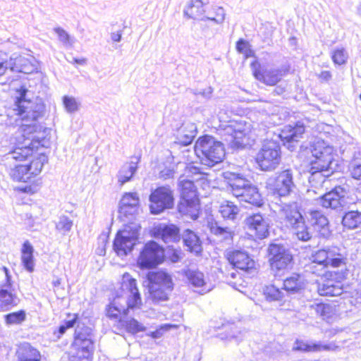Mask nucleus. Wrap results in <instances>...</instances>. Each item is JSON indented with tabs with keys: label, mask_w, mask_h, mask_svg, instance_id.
Segmentation results:
<instances>
[{
	"label": "nucleus",
	"mask_w": 361,
	"mask_h": 361,
	"mask_svg": "<svg viewBox=\"0 0 361 361\" xmlns=\"http://www.w3.org/2000/svg\"><path fill=\"white\" fill-rule=\"evenodd\" d=\"M305 131L303 122L298 121L293 125H287L281 130L279 137L281 140L286 142H298Z\"/></svg>",
	"instance_id": "bb28decb"
},
{
	"label": "nucleus",
	"mask_w": 361,
	"mask_h": 361,
	"mask_svg": "<svg viewBox=\"0 0 361 361\" xmlns=\"http://www.w3.org/2000/svg\"><path fill=\"white\" fill-rule=\"evenodd\" d=\"M305 219L308 225L319 238L329 239L331 236L329 219L322 211L310 210L305 214Z\"/></svg>",
	"instance_id": "a211bd4d"
},
{
	"label": "nucleus",
	"mask_w": 361,
	"mask_h": 361,
	"mask_svg": "<svg viewBox=\"0 0 361 361\" xmlns=\"http://www.w3.org/2000/svg\"><path fill=\"white\" fill-rule=\"evenodd\" d=\"M54 32L57 34L59 39L63 43V46L71 47L74 44V39L70 35L61 27H55Z\"/></svg>",
	"instance_id": "864d4df0"
},
{
	"label": "nucleus",
	"mask_w": 361,
	"mask_h": 361,
	"mask_svg": "<svg viewBox=\"0 0 361 361\" xmlns=\"http://www.w3.org/2000/svg\"><path fill=\"white\" fill-rule=\"evenodd\" d=\"M17 361H40V352L28 343L21 344L16 351Z\"/></svg>",
	"instance_id": "7c9ffc66"
},
{
	"label": "nucleus",
	"mask_w": 361,
	"mask_h": 361,
	"mask_svg": "<svg viewBox=\"0 0 361 361\" xmlns=\"http://www.w3.org/2000/svg\"><path fill=\"white\" fill-rule=\"evenodd\" d=\"M26 314L24 310L11 312L4 316L7 324H19L25 321Z\"/></svg>",
	"instance_id": "3c124183"
},
{
	"label": "nucleus",
	"mask_w": 361,
	"mask_h": 361,
	"mask_svg": "<svg viewBox=\"0 0 361 361\" xmlns=\"http://www.w3.org/2000/svg\"><path fill=\"white\" fill-rule=\"evenodd\" d=\"M8 68L13 72L29 74L35 71L36 66L29 59L13 54L9 61L0 60V76L3 75Z\"/></svg>",
	"instance_id": "6ab92c4d"
},
{
	"label": "nucleus",
	"mask_w": 361,
	"mask_h": 361,
	"mask_svg": "<svg viewBox=\"0 0 361 361\" xmlns=\"http://www.w3.org/2000/svg\"><path fill=\"white\" fill-rule=\"evenodd\" d=\"M210 231L214 235L221 237L224 240L233 238V231L230 227L219 226L217 222L211 224Z\"/></svg>",
	"instance_id": "49530a36"
},
{
	"label": "nucleus",
	"mask_w": 361,
	"mask_h": 361,
	"mask_svg": "<svg viewBox=\"0 0 361 361\" xmlns=\"http://www.w3.org/2000/svg\"><path fill=\"white\" fill-rule=\"evenodd\" d=\"M312 262L322 268L330 266L333 268L343 269L346 267L348 261L344 249L336 246L326 247L319 250L312 255Z\"/></svg>",
	"instance_id": "9d476101"
},
{
	"label": "nucleus",
	"mask_w": 361,
	"mask_h": 361,
	"mask_svg": "<svg viewBox=\"0 0 361 361\" xmlns=\"http://www.w3.org/2000/svg\"><path fill=\"white\" fill-rule=\"evenodd\" d=\"M121 288L123 291L129 293L126 301L128 308L133 309L141 305V296L137 288V280L127 272L122 276Z\"/></svg>",
	"instance_id": "412c9836"
},
{
	"label": "nucleus",
	"mask_w": 361,
	"mask_h": 361,
	"mask_svg": "<svg viewBox=\"0 0 361 361\" xmlns=\"http://www.w3.org/2000/svg\"><path fill=\"white\" fill-rule=\"evenodd\" d=\"M0 274L5 277L4 281L0 282V311H8L19 303V298L13 288L11 276L6 267L0 268Z\"/></svg>",
	"instance_id": "4468645a"
},
{
	"label": "nucleus",
	"mask_w": 361,
	"mask_h": 361,
	"mask_svg": "<svg viewBox=\"0 0 361 361\" xmlns=\"http://www.w3.org/2000/svg\"><path fill=\"white\" fill-rule=\"evenodd\" d=\"M178 210L182 215L188 216L192 219L195 220L199 217L200 204L199 199L187 201L180 200Z\"/></svg>",
	"instance_id": "473e14b6"
},
{
	"label": "nucleus",
	"mask_w": 361,
	"mask_h": 361,
	"mask_svg": "<svg viewBox=\"0 0 361 361\" xmlns=\"http://www.w3.org/2000/svg\"><path fill=\"white\" fill-rule=\"evenodd\" d=\"M175 171L171 169H165L160 172L161 178L168 179L173 177Z\"/></svg>",
	"instance_id": "e2e57ef3"
},
{
	"label": "nucleus",
	"mask_w": 361,
	"mask_h": 361,
	"mask_svg": "<svg viewBox=\"0 0 361 361\" xmlns=\"http://www.w3.org/2000/svg\"><path fill=\"white\" fill-rule=\"evenodd\" d=\"M227 190L240 202H247L256 207L263 204V199L257 186L251 183L243 174L231 171L223 173Z\"/></svg>",
	"instance_id": "7ed1b4c3"
},
{
	"label": "nucleus",
	"mask_w": 361,
	"mask_h": 361,
	"mask_svg": "<svg viewBox=\"0 0 361 361\" xmlns=\"http://www.w3.org/2000/svg\"><path fill=\"white\" fill-rule=\"evenodd\" d=\"M310 271L312 274H314L318 276H324L325 277V274L329 271H325L324 269L319 267L317 263L312 262L311 264L309 267Z\"/></svg>",
	"instance_id": "13d9d810"
},
{
	"label": "nucleus",
	"mask_w": 361,
	"mask_h": 361,
	"mask_svg": "<svg viewBox=\"0 0 361 361\" xmlns=\"http://www.w3.org/2000/svg\"><path fill=\"white\" fill-rule=\"evenodd\" d=\"M169 329L170 326L168 324L161 326L159 329L150 332L149 336L154 339L160 338L163 336L164 333Z\"/></svg>",
	"instance_id": "bf43d9fd"
},
{
	"label": "nucleus",
	"mask_w": 361,
	"mask_h": 361,
	"mask_svg": "<svg viewBox=\"0 0 361 361\" xmlns=\"http://www.w3.org/2000/svg\"><path fill=\"white\" fill-rule=\"evenodd\" d=\"M205 174L202 172L200 167L193 165L192 164H190L186 166L185 168L184 175L187 178H190L193 180L200 179L202 176Z\"/></svg>",
	"instance_id": "5fc2aeb1"
},
{
	"label": "nucleus",
	"mask_w": 361,
	"mask_h": 361,
	"mask_svg": "<svg viewBox=\"0 0 361 361\" xmlns=\"http://www.w3.org/2000/svg\"><path fill=\"white\" fill-rule=\"evenodd\" d=\"M194 149L201 164L209 167L221 163L226 154L223 143L209 135L200 137Z\"/></svg>",
	"instance_id": "20e7f679"
},
{
	"label": "nucleus",
	"mask_w": 361,
	"mask_h": 361,
	"mask_svg": "<svg viewBox=\"0 0 361 361\" xmlns=\"http://www.w3.org/2000/svg\"><path fill=\"white\" fill-rule=\"evenodd\" d=\"M196 129L197 128L193 123L183 124L178 131L177 142L183 146L190 145L196 135Z\"/></svg>",
	"instance_id": "2f4dec72"
},
{
	"label": "nucleus",
	"mask_w": 361,
	"mask_h": 361,
	"mask_svg": "<svg viewBox=\"0 0 361 361\" xmlns=\"http://www.w3.org/2000/svg\"><path fill=\"white\" fill-rule=\"evenodd\" d=\"M240 212V207L237 204H235L234 202L229 200L223 201L219 209V212L223 219L233 224H235L238 219Z\"/></svg>",
	"instance_id": "c756f323"
},
{
	"label": "nucleus",
	"mask_w": 361,
	"mask_h": 361,
	"mask_svg": "<svg viewBox=\"0 0 361 361\" xmlns=\"http://www.w3.org/2000/svg\"><path fill=\"white\" fill-rule=\"evenodd\" d=\"M310 150L313 159L310 162L308 180L312 186L317 187L337 170L338 164L334 159L333 148L324 142H317Z\"/></svg>",
	"instance_id": "f03ea898"
},
{
	"label": "nucleus",
	"mask_w": 361,
	"mask_h": 361,
	"mask_svg": "<svg viewBox=\"0 0 361 361\" xmlns=\"http://www.w3.org/2000/svg\"><path fill=\"white\" fill-rule=\"evenodd\" d=\"M251 68L255 78L261 82L274 86L276 85L283 76L288 72V67L282 66L281 68H262L257 61L251 63Z\"/></svg>",
	"instance_id": "dca6fc26"
},
{
	"label": "nucleus",
	"mask_w": 361,
	"mask_h": 361,
	"mask_svg": "<svg viewBox=\"0 0 361 361\" xmlns=\"http://www.w3.org/2000/svg\"><path fill=\"white\" fill-rule=\"evenodd\" d=\"M348 269H341L339 271H329L322 283L317 285V292L322 296H339L343 293L342 281L346 278Z\"/></svg>",
	"instance_id": "9b49d317"
},
{
	"label": "nucleus",
	"mask_w": 361,
	"mask_h": 361,
	"mask_svg": "<svg viewBox=\"0 0 361 361\" xmlns=\"http://www.w3.org/2000/svg\"><path fill=\"white\" fill-rule=\"evenodd\" d=\"M295 171L290 168L282 169L275 172L267 180V188L276 198H286L295 193Z\"/></svg>",
	"instance_id": "39448f33"
},
{
	"label": "nucleus",
	"mask_w": 361,
	"mask_h": 361,
	"mask_svg": "<svg viewBox=\"0 0 361 361\" xmlns=\"http://www.w3.org/2000/svg\"><path fill=\"white\" fill-rule=\"evenodd\" d=\"M264 294L269 301H280L285 297L283 292L274 285L266 286Z\"/></svg>",
	"instance_id": "09e8293b"
},
{
	"label": "nucleus",
	"mask_w": 361,
	"mask_h": 361,
	"mask_svg": "<svg viewBox=\"0 0 361 361\" xmlns=\"http://www.w3.org/2000/svg\"><path fill=\"white\" fill-rule=\"evenodd\" d=\"M63 103L68 113H73L78 110V103L73 97L64 96L63 97Z\"/></svg>",
	"instance_id": "4d7b16f0"
},
{
	"label": "nucleus",
	"mask_w": 361,
	"mask_h": 361,
	"mask_svg": "<svg viewBox=\"0 0 361 361\" xmlns=\"http://www.w3.org/2000/svg\"><path fill=\"white\" fill-rule=\"evenodd\" d=\"M250 45L249 44V42L243 39H240L237 42H236V50L240 53V54H243L245 50L249 47Z\"/></svg>",
	"instance_id": "052dcab7"
},
{
	"label": "nucleus",
	"mask_w": 361,
	"mask_h": 361,
	"mask_svg": "<svg viewBox=\"0 0 361 361\" xmlns=\"http://www.w3.org/2000/svg\"><path fill=\"white\" fill-rule=\"evenodd\" d=\"M209 4V0H191L184 8L183 15L188 18L199 20H209L216 24H221L225 20V11L222 7H215L216 18L205 16L204 6Z\"/></svg>",
	"instance_id": "f8f14e48"
},
{
	"label": "nucleus",
	"mask_w": 361,
	"mask_h": 361,
	"mask_svg": "<svg viewBox=\"0 0 361 361\" xmlns=\"http://www.w3.org/2000/svg\"><path fill=\"white\" fill-rule=\"evenodd\" d=\"M312 308L318 316L327 322H329L334 314V309L329 304L317 303L312 305Z\"/></svg>",
	"instance_id": "79ce46f5"
},
{
	"label": "nucleus",
	"mask_w": 361,
	"mask_h": 361,
	"mask_svg": "<svg viewBox=\"0 0 361 361\" xmlns=\"http://www.w3.org/2000/svg\"><path fill=\"white\" fill-rule=\"evenodd\" d=\"M47 161V157L44 155H41L33 159L30 164H25L29 169L30 178L37 176L42 171L44 164Z\"/></svg>",
	"instance_id": "37998d69"
},
{
	"label": "nucleus",
	"mask_w": 361,
	"mask_h": 361,
	"mask_svg": "<svg viewBox=\"0 0 361 361\" xmlns=\"http://www.w3.org/2000/svg\"><path fill=\"white\" fill-rule=\"evenodd\" d=\"M182 275L194 287H202L205 284L204 274L195 269H183Z\"/></svg>",
	"instance_id": "4c0bfd02"
},
{
	"label": "nucleus",
	"mask_w": 361,
	"mask_h": 361,
	"mask_svg": "<svg viewBox=\"0 0 361 361\" xmlns=\"http://www.w3.org/2000/svg\"><path fill=\"white\" fill-rule=\"evenodd\" d=\"M245 222L248 229L254 232L259 239H263L268 236V224L265 219L259 213L253 214L246 217Z\"/></svg>",
	"instance_id": "5701e85b"
},
{
	"label": "nucleus",
	"mask_w": 361,
	"mask_h": 361,
	"mask_svg": "<svg viewBox=\"0 0 361 361\" xmlns=\"http://www.w3.org/2000/svg\"><path fill=\"white\" fill-rule=\"evenodd\" d=\"M222 135L225 136V140L231 145L239 147L243 145V139L245 135V132L240 124L230 122L222 129Z\"/></svg>",
	"instance_id": "a878e982"
},
{
	"label": "nucleus",
	"mask_w": 361,
	"mask_h": 361,
	"mask_svg": "<svg viewBox=\"0 0 361 361\" xmlns=\"http://www.w3.org/2000/svg\"><path fill=\"white\" fill-rule=\"evenodd\" d=\"M243 54L245 56V59H248L255 56V51L250 48V46L245 50Z\"/></svg>",
	"instance_id": "774afa93"
},
{
	"label": "nucleus",
	"mask_w": 361,
	"mask_h": 361,
	"mask_svg": "<svg viewBox=\"0 0 361 361\" xmlns=\"http://www.w3.org/2000/svg\"><path fill=\"white\" fill-rule=\"evenodd\" d=\"M92 338V329L83 324H78L75 329L74 343H81V341Z\"/></svg>",
	"instance_id": "de8ad7c7"
},
{
	"label": "nucleus",
	"mask_w": 361,
	"mask_h": 361,
	"mask_svg": "<svg viewBox=\"0 0 361 361\" xmlns=\"http://www.w3.org/2000/svg\"><path fill=\"white\" fill-rule=\"evenodd\" d=\"M348 53L344 48H338L333 51L331 54L332 61L335 64H345L348 59Z\"/></svg>",
	"instance_id": "603ef678"
},
{
	"label": "nucleus",
	"mask_w": 361,
	"mask_h": 361,
	"mask_svg": "<svg viewBox=\"0 0 361 361\" xmlns=\"http://www.w3.org/2000/svg\"><path fill=\"white\" fill-rule=\"evenodd\" d=\"M190 92L196 96L201 95L202 97H203L204 98L209 97L210 94H212L211 88H209V90L208 92H206L205 90H197L190 89Z\"/></svg>",
	"instance_id": "0e129e2a"
},
{
	"label": "nucleus",
	"mask_w": 361,
	"mask_h": 361,
	"mask_svg": "<svg viewBox=\"0 0 361 361\" xmlns=\"http://www.w3.org/2000/svg\"><path fill=\"white\" fill-rule=\"evenodd\" d=\"M135 159H136L135 161L132 160L130 162L125 164L119 170L118 181L121 185L130 181L137 171L139 159L137 157Z\"/></svg>",
	"instance_id": "f704fd0d"
},
{
	"label": "nucleus",
	"mask_w": 361,
	"mask_h": 361,
	"mask_svg": "<svg viewBox=\"0 0 361 361\" xmlns=\"http://www.w3.org/2000/svg\"><path fill=\"white\" fill-rule=\"evenodd\" d=\"M119 321L126 331L132 334L145 331V327L134 318Z\"/></svg>",
	"instance_id": "a18cd8bd"
},
{
	"label": "nucleus",
	"mask_w": 361,
	"mask_h": 361,
	"mask_svg": "<svg viewBox=\"0 0 361 361\" xmlns=\"http://www.w3.org/2000/svg\"><path fill=\"white\" fill-rule=\"evenodd\" d=\"M338 348V346L335 342L324 344L321 341H305L303 340L296 339L293 347V350L302 353H317L321 351H335Z\"/></svg>",
	"instance_id": "4be33fe9"
},
{
	"label": "nucleus",
	"mask_w": 361,
	"mask_h": 361,
	"mask_svg": "<svg viewBox=\"0 0 361 361\" xmlns=\"http://www.w3.org/2000/svg\"><path fill=\"white\" fill-rule=\"evenodd\" d=\"M353 178L361 180V152L355 150L349 164Z\"/></svg>",
	"instance_id": "a19ab883"
},
{
	"label": "nucleus",
	"mask_w": 361,
	"mask_h": 361,
	"mask_svg": "<svg viewBox=\"0 0 361 361\" xmlns=\"http://www.w3.org/2000/svg\"><path fill=\"white\" fill-rule=\"evenodd\" d=\"M267 251L270 271L275 277H281L293 268V255L286 245L281 243H271Z\"/></svg>",
	"instance_id": "0eeeda50"
},
{
	"label": "nucleus",
	"mask_w": 361,
	"mask_h": 361,
	"mask_svg": "<svg viewBox=\"0 0 361 361\" xmlns=\"http://www.w3.org/2000/svg\"><path fill=\"white\" fill-rule=\"evenodd\" d=\"M128 309L124 307H118L116 303L111 304L106 310V315L111 319H118L121 314L126 315L128 314Z\"/></svg>",
	"instance_id": "6e6d98bb"
},
{
	"label": "nucleus",
	"mask_w": 361,
	"mask_h": 361,
	"mask_svg": "<svg viewBox=\"0 0 361 361\" xmlns=\"http://www.w3.org/2000/svg\"><path fill=\"white\" fill-rule=\"evenodd\" d=\"M294 235L299 240L307 242L312 239V233L310 226L306 225L304 219L292 227Z\"/></svg>",
	"instance_id": "ea45409f"
},
{
	"label": "nucleus",
	"mask_w": 361,
	"mask_h": 361,
	"mask_svg": "<svg viewBox=\"0 0 361 361\" xmlns=\"http://www.w3.org/2000/svg\"><path fill=\"white\" fill-rule=\"evenodd\" d=\"M33 252L34 248L32 244L28 240L25 241L21 249V260L24 268L29 272L34 271Z\"/></svg>",
	"instance_id": "e433bc0d"
},
{
	"label": "nucleus",
	"mask_w": 361,
	"mask_h": 361,
	"mask_svg": "<svg viewBox=\"0 0 361 361\" xmlns=\"http://www.w3.org/2000/svg\"><path fill=\"white\" fill-rule=\"evenodd\" d=\"M348 191L341 185L334 187L331 190L321 195L318 204L326 209L341 210L347 204Z\"/></svg>",
	"instance_id": "f3484780"
},
{
	"label": "nucleus",
	"mask_w": 361,
	"mask_h": 361,
	"mask_svg": "<svg viewBox=\"0 0 361 361\" xmlns=\"http://www.w3.org/2000/svg\"><path fill=\"white\" fill-rule=\"evenodd\" d=\"M178 185L180 191V200L191 201L198 199L197 196V190L192 180L183 179L181 176L179 179Z\"/></svg>",
	"instance_id": "72a5a7b5"
},
{
	"label": "nucleus",
	"mask_w": 361,
	"mask_h": 361,
	"mask_svg": "<svg viewBox=\"0 0 361 361\" xmlns=\"http://www.w3.org/2000/svg\"><path fill=\"white\" fill-rule=\"evenodd\" d=\"M181 238L188 251L194 252L197 255L202 252V242L195 232L190 229H185L180 235Z\"/></svg>",
	"instance_id": "c85d7f7f"
},
{
	"label": "nucleus",
	"mask_w": 361,
	"mask_h": 361,
	"mask_svg": "<svg viewBox=\"0 0 361 361\" xmlns=\"http://www.w3.org/2000/svg\"><path fill=\"white\" fill-rule=\"evenodd\" d=\"M280 143L277 140L264 141L256 156V162L262 171L274 170L281 161Z\"/></svg>",
	"instance_id": "1a4fd4ad"
},
{
	"label": "nucleus",
	"mask_w": 361,
	"mask_h": 361,
	"mask_svg": "<svg viewBox=\"0 0 361 361\" xmlns=\"http://www.w3.org/2000/svg\"><path fill=\"white\" fill-rule=\"evenodd\" d=\"M17 92L18 95L13 111L17 116L15 122L20 126L23 142L18 143L12 151L5 154L3 161L6 167L10 168L9 175L14 181L25 183L31 178L29 169L25 164H16L14 162L24 161L32 154L35 146L32 143L35 137L31 135L41 130L42 126L37 121L44 116L45 106L41 99H27V90L25 87H21Z\"/></svg>",
	"instance_id": "f257e3e1"
},
{
	"label": "nucleus",
	"mask_w": 361,
	"mask_h": 361,
	"mask_svg": "<svg viewBox=\"0 0 361 361\" xmlns=\"http://www.w3.org/2000/svg\"><path fill=\"white\" fill-rule=\"evenodd\" d=\"M305 280L302 275L293 273L283 279V289L288 295L300 294L305 288Z\"/></svg>",
	"instance_id": "cd10ccee"
},
{
	"label": "nucleus",
	"mask_w": 361,
	"mask_h": 361,
	"mask_svg": "<svg viewBox=\"0 0 361 361\" xmlns=\"http://www.w3.org/2000/svg\"><path fill=\"white\" fill-rule=\"evenodd\" d=\"M139 197L135 192L125 193L119 202V216L128 218L135 215L139 207Z\"/></svg>",
	"instance_id": "393cba45"
},
{
	"label": "nucleus",
	"mask_w": 361,
	"mask_h": 361,
	"mask_svg": "<svg viewBox=\"0 0 361 361\" xmlns=\"http://www.w3.org/2000/svg\"><path fill=\"white\" fill-rule=\"evenodd\" d=\"M73 345L78 350L83 353L84 357L92 355L94 350V343L92 338L81 341V343H74Z\"/></svg>",
	"instance_id": "8fccbe9b"
},
{
	"label": "nucleus",
	"mask_w": 361,
	"mask_h": 361,
	"mask_svg": "<svg viewBox=\"0 0 361 361\" xmlns=\"http://www.w3.org/2000/svg\"><path fill=\"white\" fill-rule=\"evenodd\" d=\"M149 297L154 302L166 301L173 290L172 276L164 270L149 271L146 276Z\"/></svg>",
	"instance_id": "423d86ee"
},
{
	"label": "nucleus",
	"mask_w": 361,
	"mask_h": 361,
	"mask_svg": "<svg viewBox=\"0 0 361 361\" xmlns=\"http://www.w3.org/2000/svg\"><path fill=\"white\" fill-rule=\"evenodd\" d=\"M317 76L322 82H329L332 78V75L329 71H323Z\"/></svg>",
	"instance_id": "680f3d73"
},
{
	"label": "nucleus",
	"mask_w": 361,
	"mask_h": 361,
	"mask_svg": "<svg viewBox=\"0 0 361 361\" xmlns=\"http://www.w3.org/2000/svg\"><path fill=\"white\" fill-rule=\"evenodd\" d=\"M164 259V250L154 240L147 243L140 252L137 263L142 269L154 268Z\"/></svg>",
	"instance_id": "2eb2a0df"
},
{
	"label": "nucleus",
	"mask_w": 361,
	"mask_h": 361,
	"mask_svg": "<svg viewBox=\"0 0 361 361\" xmlns=\"http://www.w3.org/2000/svg\"><path fill=\"white\" fill-rule=\"evenodd\" d=\"M342 224L348 229H355L361 227V212L350 211L345 212L342 218Z\"/></svg>",
	"instance_id": "58836bf2"
},
{
	"label": "nucleus",
	"mask_w": 361,
	"mask_h": 361,
	"mask_svg": "<svg viewBox=\"0 0 361 361\" xmlns=\"http://www.w3.org/2000/svg\"><path fill=\"white\" fill-rule=\"evenodd\" d=\"M140 227L135 224L126 225L119 230L113 243V249L121 257L130 253L138 241Z\"/></svg>",
	"instance_id": "6e6552de"
},
{
	"label": "nucleus",
	"mask_w": 361,
	"mask_h": 361,
	"mask_svg": "<svg viewBox=\"0 0 361 361\" xmlns=\"http://www.w3.org/2000/svg\"><path fill=\"white\" fill-rule=\"evenodd\" d=\"M122 38V32L118 31L116 32H112L111 35V39L112 41L118 42L121 40Z\"/></svg>",
	"instance_id": "338daca9"
},
{
	"label": "nucleus",
	"mask_w": 361,
	"mask_h": 361,
	"mask_svg": "<svg viewBox=\"0 0 361 361\" xmlns=\"http://www.w3.org/2000/svg\"><path fill=\"white\" fill-rule=\"evenodd\" d=\"M78 315L77 314H74L73 317L72 319H69V320L66 321L63 325L67 329L72 328V327H73L75 325V324L78 322Z\"/></svg>",
	"instance_id": "69168bd1"
},
{
	"label": "nucleus",
	"mask_w": 361,
	"mask_h": 361,
	"mask_svg": "<svg viewBox=\"0 0 361 361\" xmlns=\"http://www.w3.org/2000/svg\"><path fill=\"white\" fill-rule=\"evenodd\" d=\"M284 204L283 211L285 215V219L291 227L304 219L301 213L299 212L298 206L296 202L291 204L285 203Z\"/></svg>",
	"instance_id": "c9c22d12"
},
{
	"label": "nucleus",
	"mask_w": 361,
	"mask_h": 361,
	"mask_svg": "<svg viewBox=\"0 0 361 361\" xmlns=\"http://www.w3.org/2000/svg\"><path fill=\"white\" fill-rule=\"evenodd\" d=\"M73 225V220L65 215L59 217L58 221L55 223L56 230L63 235H66L71 231Z\"/></svg>",
	"instance_id": "c03bdc74"
},
{
	"label": "nucleus",
	"mask_w": 361,
	"mask_h": 361,
	"mask_svg": "<svg viewBox=\"0 0 361 361\" xmlns=\"http://www.w3.org/2000/svg\"><path fill=\"white\" fill-rule=\"evenodd\" d=\"M149 200V209L152 214H159L174 206V197L170 186H161L152 190Z\"/></svg>",
	"instance_id": "ddd939ff"
},
{
	"label": "nucleus",
	"mask_w": 361,
	"mask_h": 361,
	"mask_svg": "<svg viewBox=\"0 0 361 361\" xmlns=\"http://www.w3.org/2000/svg\"><path fill=\"white\" fill-rule=\"evenodd\" d=\"M228 260L236 269L250 273L255 271V261L245 251L234 250L230 252Z\"/></svg>",
	"instance_id": "b1692460"
},
{
	"label": "nucleus",
	"mask_w": 361,
	"mask_h": 361,
	"mask_svg": "<svg viewBox=\"0 0 361 361\" xmlns=\"http://www.w3.org/2000/svg\"><path fill=\"white\" fill-rule=\"evenodd\" d=\"M152 235L165 243H177L180 240L179 228L173 224L159 223L152 229Z\"/></svg>",
	"instance_id": "aec40b11"
}]
</instances>
